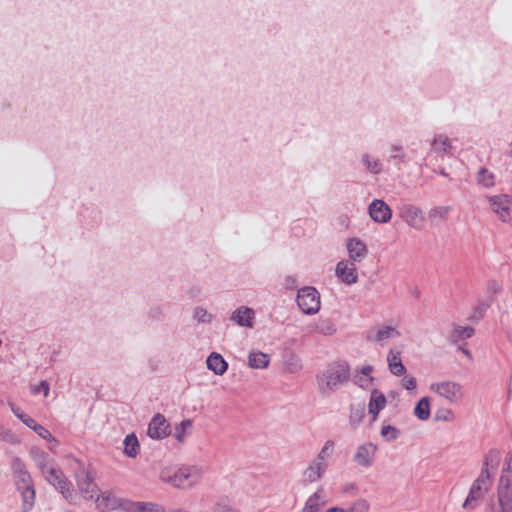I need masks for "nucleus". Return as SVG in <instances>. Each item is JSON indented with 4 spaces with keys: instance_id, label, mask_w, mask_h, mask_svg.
Returning a JSON list of instances; mask_svg holds the SVG:
<instances>
[{
    "instance_id": "obj_19",
    "label": "nucleus",
    "mask_w": 512,
    "mask_h": 512,
    "mask_svg": "<svg viewBox=\"0 0 512 512\" xmlns=\"http://www.w3.org/2000/svg\"><path fill=\"white\" fill-rule=\"evenodd\" d=\"M387 399L385 395L378 389H372L368 403V412L376 420L380 411L385 408Z\"/></svg>"
},
{
    "instance_id": "obj_37",
    "label": "nucleus",
    "mask_w": 512,
    "mask_h": 512,
    "mask_svg": "<svg viewBox=\"0 0 512 512\" xmlns=\"http://www.w3.org/2000/svg\"><path fill=\"white\" fill-rule=\"evenodd\" d=\"M193 426V421L191 419H185L181 421L176 427L174 432V437L179 443H183L185 441L187 430L191 429Z\"/></svg>"
},
{
    "instance_id": "obj_36",
    "label": "nucleus",
    "mask_w": 512,
    "mask_h": 512,
    "mask_svg": "<svg viewBox=\"0 0 512 512\" xmlns=\"http://www.w3.org/2000/svg\"><path fill=\"white\" fill-rule=\"evenodd\" d=\"M399 336H400V332L396 328L391 327V326H385L378 330V332L376 333V336H375V341L378 343H382L385 340L399 337Z\"/></svg>"
},
{
    "instance_id": "obj_21",
    "label": "nucleus",
    "mask_w": 512,
    "mask_h": 512,
    "mask_svg": "<svg viewBox=\"0 0 512 512\" xmlns=\"http://www.w3.org/2000/svg\"><path fill=\"white\" fill-rule=\"evenodd\" d=\"M452 141L444 134H437L431 142V150L439 157L450 154Z\"/></svg>"
},
{
    "instance_id": "obj_29",
    "label": "nucleus",
    "mask_w": 512,
    "mask_h": 512,
    "mask_svg": "<svg viewBox=\"0 0 512 512\" xmlns=\"http://www.w3.org/2000/svg\"><path fill=\"white\" fill-rule=\"evenodd\" d=\"M124 444V454L127 457L135 458L139 454L140 446L138 439L134 433H130L126 435L123 441Z\"/></svg>"
},
{
    "instance_id": "obj_11",
    "label": "nucleus",
    "mask_w": 512,
    "mask_h": 512,
    "mask_svg": "<svg viewBox=\"0 0 512 512\" xmlns=\"http://www.w3.org/2000/svg\"><path fill=\"white\" fill-rule=\"evenodd\" d=\"M378 447L372 442L359 445L353 455V461L360 467L369 468L373 465Z\"/></svg>"
},
{
    "instance_id": "obj_18",
    "label": "nucleus",
    "mask_w": 512,
    "mask_h": 512,
    "mask_svg": "<svg viewBox=\"0 0 512 512\" xmlns=\"http://www.w3.org/2000/svg\"><path fill=\"white\" fill-rule=\"evenodd\" d=\"M328 464H322L317 460H312L303 472L305 482L314 483L320 480L325 474Z\"/></svg>"
},
{
    "instance_id": "obj_41",
    "label": "nucleus",
    "mask_w": 512,
    "mask_h": 512,
    "mask_svg": "<svg viewBox=\"0 0 512 512\" xmlns=\"http://www.w3.org/2000/svg\"><path fill=\"white\" fill-rule=\"evenodd\" d=\"M500 458V453L496 449L489 450L485 456L483 461L482 469H486L489 471V466H497Z\"/></svg>"
},
{
    "instance_id": "obj_17",
    "label": "nucleus",
    "mask_w": 512,
    "mask_h": 512,
    "mask_svg": "<svg viewBox=\"0 0 512 512\" xmlns=\"http://www.w3.org/2000/svg\"><path fill=\"white\" fill-rule=\"evenodd\" d=\"M230 320L240 327L252 328L254 326L255 311L252 308L241 306L231 314Z\"/></svg>"
},
{
    "instance_id": "obj_55",
    "label": "nucleus",
    "mask_w": 512,
    "mask_h": 512,
    "mask_svg": "<svg viewBox=\"0 0 512 512\" xmlns=\"http://www.w3.org/2000/svg\"><path fill=\"white\" fill-rule=\"evenodd\" d=\"M505 463H509V465H512V454H508L507 458H506V462Z\"/></svg>"
},
{
    "instance_id": "obj_52",
    "label": "nucleus",
    "mask_w": 512,
    "mask_h": 512,
    "mask_svg": "<svg viewBox=\"0 0 512 512\" xmlns=\"http://www.w3.org/2000/svg\"><path fill=\"white\" fill-rule=\"evenodd\" d=\"M289 365L288 371L289 372H296L301 369V364L298 361H295L293 363H288Z\"/></svg>"
},
{
    "instance_id": "obj_39",
    "label": "nucleus",
    "mask_w": 512,
    "mask_h": 512,
    "mask_svg": "<svg viewBox=\"0 0 512 512\" xmlns=\"http://www.w3.org/2000/svg\"><path fill=\"white\" fill-rule=\"evenodd\" d=\"M316 331L325 336H331L336 333L335 323L330 319L320 320L316 325Z\"/></svg>"
},
{
    "instance_id": "obj_34",
    "label": "nucleus",
    "mask_w": 512,
    "mask_h": 512,
    "mask_svg": "<svg viewBox=\"0 0 512 512\" xmlns=\"http://www.w3.org/2000/svg\"><path fill=\"white\" fill-rule=\"evenodd\" d=\"M389 160L394 161L395 165L398 168L400 167V164L407 163L409 161L407 155L403 150V147L396 144L391 146V155L389 157Z\"/></svg>"
},
{
    "instance_id": "obj_32",
    "label": "nucleus",
    "mask_w": 512,
    "mask_h": 512,
    "mask_svg": "<svg viewBox=\"0 0 512 512\" xmlns=\"http://www.w3.org/2000/svg\"><path fill=\"white\" fill-rule=\"evenodd\" d=\"M414 415L422 421L430 417V401L428 397L421 398L414 408Z\"/></svg>"
},
{
    "instance_id": "obj_40",
    "label": "nucleus",
    "mask_w": 512,
    "mask_h": 512,
    "mask_svg": "<svg viewBox=\"0 0 512 512\" xmlns=\"http://www.w3.org/2000/svg\"><path fill=\"white\" fill-rule=\"evenodd\" d=\"M335 442L333 440H327L319 453L317 454L315 460L319 461L322 464H328L327 459L330 457L333 448H334Z\"/></svg>"
},
{
    "instance_id": "obj_16",
    "label": "nucleus",
    "mask_w": 512,
    "mask_h": 512,
    "mask_svg": "<svg viewBox=\"0 0 512 512\" xmlns=\"http://www.w3.org/2000/svg\"><path fill=\"white\" fill-rule=\"evenodd\" d=\"M147 433L152 439H163L170 434V425L165 417L158 413L150 421Z\"/></svg>"
},
{
    "instance_id": "obj_14",
    "label": "nucleus",
    "mask_w": 512,
    "mask_h": 512,
    "mask_svg": "<svg viewBox=\"0 0 512 512\" xmlns=\"http://www.w3.org/2000/svg\"><path fill=\"white\" fill-rule=\"evenodd\" d=\"M335 275L347 285L355 284L358 281L356 264L347 260H341L337 263Z\"/></svg>"
},
{
    "instance_id": "obj_1",
    "label": "nucleus",
    "mask_w": 512,
    "mask_h": 512,
    "mask_svg": "<svg viewBox=\"0 0 512 512\" xmlns=\"http://www.w3.org/2000/svg\"><path fill=\"white\" fill-rule=\"evenodd\" d=\"M11 470L16 489L22 496V512H29L34 507L36 497L32 476L17 456L12 459Z\"/></svg>"
},
{
    "instance_id": "obj_57",
    "label": "nucleus",
    "mask_w": 512,
    "mask_h": 512,
    "mask_svg": "<svg viewBox=\"0 0 512 512\" xmlns=\"http://www.w3.org/2000/svg\"><path fill=\"white\" fill-rule=\"evenodd\" d=\"M286 281H287V283L289 282V284H292L295 282V280L291 277H288Z\"/></svg>"
},
{
    "instance_id": "obj_33",
    "label": "nucleus",
    "mask_w": 512,
    "mask_h": 512,
    "mask_svg": "<svg viewBox=\"0 0 512 512\" xmlns=\"http://www.w3.org/2000/svg\"><path fill=\"white\" fill-rule=\"evenodd\" d=\"M451 207L449 206H436L429 210L428 216L432 223L438 221H446L448 219Z\"/></svg>"
},
{
    "instance_id": "obj_20",
    "label": "nucleus",
    "mask_w": 512,
    "mask_h": 512,
    "mask_svg": "<svg viewBox=\"0 0 512 512\" xmlns=\"http://www.w3.org/2000/svg\"><path fill=\"white\" fill-rule=\"evenodd\" d=\"M373 366L365 365L353 376V382L361 389H369L373 386L375 378L372 376Z\"/></svg>"
},
{
    "instance_id": "obj_12",
    "label": "nucleus",
    "mask_w": 512,
    "mask_h": 512,
    "mask_svg": "<svg viewBox=\"0 0 512 512\" xmlns=\"http://www.w3.org/2000/svg\"><path fill=\"white\" fill-rule=\"evenodd\" d=\"M96 508L101 512L112 511L117 509L125 510L127 500L117 497L114 493L106 491L100 495L97 494L94 499Z\"/></svg>"
},
{
    "instance_id": "obj_3",
    "label": "nucleus",
    "mask_w": 512,
    "mask_h": 512,
    "mask_svg": "<svg viewBox=\"0 0 512 512\" xmlns=\"http://www.w3.org/2000/svg\"><path fill=\"white\" fill-rule=\"evenodd\" d=\"M202 477V470L198 466H181L178 468H165L160 473V479L176 488H190L197 484Z\"/></svg>"
},
{
    "instance_id": "obj_51",
    "label": "nucleus",
    "mask_w": 512,
    "mask_h": 512,
    "mask_svg": "<svg viewBox=\"0 0 512 512\" xmlns=\"http://www.w3.org/2000/svg\"><path fill=\"white\" fill-rule=\"evenodd\" d=\"M27 427H29L30 429L34 430L36 428V426L38 425V423L32 418L30 417L29 415H27L23 421H22Z\"/></svg>"
},
{
    "instance_id": "obj_56",
    "label": "nucleus",
    "mask_w": 512,
    "mask_h": 512,
    "mask_svg": "<svg viewBox=\"0 0 512 512\" xmlns=\"http://www.w3.org/2000/svg\"><path fill=\"white\" fill-rule=\"evenodd\" d=\"M505 465H506V468H504L503 470H505V472H506V471H507V472H511V471H512V469H511V465H509V463H505Z\"/></svg>"
},
{
    "instance_id": "obj_25",
    "label": "nucleus",
    "mask_w": 512,
    "mask_h": 512,
    "mask_svg": "<svg viewBox=\"0 0 512 512\" xmlns=\"http://www.w3.org/2000/svg\"><path fill=\"white\" fill-rule=\"evenodd\" d=\"M207 367L209 370L213 371L216 375H223L227 368L228 364L222 357V355L213 352L207 358Z\"/></svg>"
},
{
    "instance_id": "obj_6",
    "label": "nucleus",
    "mask_w": 512,
    "mask_h": 512,
    "mask_svg": "<svg viewBox=\"0 0 512 512\" xmlns=\"http://www.w3.org/2000/svg\"><path fill=\"white\" fill-rule=\"evenodd\" d=\"M296 302L299 309L306 315H314L321 308L320 294L312 286H305L299 289Z\"/></svg>"
},
{
    "instance_id": "obj_5",
    "label": "nucleus",
    "mask_w": 512,
    "mask_h": 512,
    "mask_svg": "<svg viewBox=\"0 0 512 512\" xmlns=\"http://www.w3.org/2000/svg\"><path fill=\"white\" fill-rule=\"evenodd\" d=\"M493 484V480L489 471L481 469L479 476L473 481L467 498L463 503V508H475L479 501L482 500L489 492Z\"/></svg>"
},
{
    "instance_id": "obj_30",
    "label": "nucleus",
    "mask_w": 512,
    "mask_h": 512,
    "mask_svg": "<svg viewBox=\"0 0 512 512\" xmlns=\"http://www.w3.org/2000/svg\"><path fill=\"white\" fill-rule=\"evenodd\" d=\"M269 361V356L260 351L250 352L248 356L249 366L253 369H264L269 365Z\"/></svg>"
},
{
    "instance_id": "obj_45",
    "label": "nucleus",
    "mask_w": 512,
    "mask_h": 512,
    "mask_svg": "<svg viewBox=\"0 0 512 512\" xmlns=\"http://www.w3.org/2000/svg\"><path fill=\"white\" fill-rule=\"evenodd\" d=\"M349 512H369L370 504L366 499H358L354 501L349 507Z\"/></svg>"
},
{
    "instance_id": "obj_42",
    "label": "nucleus",
    "mask_w": 512,
    "mask_h": 512,
    "mask_svg": "<svg viewBox=\"0 0 512 512\" xmlns=\"http://www.w3.org/2000/svg\"><path fill=\"white\" fill-rule=\"evenodd\" d=\"M380 434L386 441H394L399 437L400 431L395 426L385 425L382 427Z\"/></svg>"
},
{
    "instance_id": "obj_58",
    "label": "nucleus",
    "mask_w": 512,
    "mask_h": 512,
    "mask_svg": "<svg viewBox=\"0 0 512 512\" xmlns=\"http://www.w3.org/2000/svg\"><path fill=\"white\" fill-rule=\"evenodd\" d=\"M286 281H287V283L289 282V284H292L295 282V280L291 277H288Z\"/></svg>"
},
{
    "instance_id": "obj_59",
    "label": "nucleus",
    "mask_w": 512,
    "mask_h": 512,
    "mask_svg": "<svg viewBox=\"0 0 512 512\" xmlns=\"http://www.w3.org/2000/svg\"><path fill=\"white\" fill-rule=\"evenodd\" d=\"M334 511H335V510H333V509H327V511H326V512H334Z\"/></svg>"
},
{
    "instance_id": "obj_26",
    "label": "nucleus",
    "mask_w": 512,
    "mask_h": 512,
    "mask_svg": "<svg viewBox=\"0 0 512 512\" xmlns=\"http://www.w3.org/2000/svg\"><path fill=\"white\" fill-rule=\"evenodd\" d=\"M476 182L485 189H491L496 185V176L486 167H480L476 173Z\"/></svg>"
},
{
    "instance_id": "obj_31",
    "label": "nucleus",
    "mask_w": 512,
    "mask_h": 512,
    "mask_svg": "<svg viewBox=\"0 0 512 512\" xmlns=\"http://www.w3.org/2000/svg\"><path fill=\"white\" fill-rule=\"evenodd\" d=\"M475 333V330L471 326H460L457 325L454 327L450 341L452 343H457L460 340L471 338Z\"/></svg>"
},
{
    "instance_id": "obj_15",
    "label": "nucleus",
    "mask_w": 512,
    "mask_h": 512,
    "mask_svg": "<svg viewBox=\"0 0 512 512\" xmlns=\"http://www.w3.org/2000/svg\"><path fill=\"white\" fill-rule=\"evenodd\" d=\"M346 250L349 258L347 261L353 262L355 264L362 262L368 254L366 244L361 239L356 237L347 239Z\"/></svg>"
},
{
    "instance_id": "obj_47",
    "label": "nucleus",
    "mask_w": 512,
    "mask_h": 512,
    "mask_svg": "<svg viewBox=\"0 0 512 512\" xmlns=\"http://www.w3.org/2000/svg\"><path fill=\"white\" fill-rule=\"evenodd\" d=\"M33 431H35L41 438L49 442H57L55 437H53V435L50 433V431L40 424H38Z\"/></svg>"
},
{
    "instance_id": "obj_49",
    "label": "nucleus",
    "mask_w": 512,
    "mask_h": 512,
    "mask_svg": "<svg viewBox=\"0 0 512 512\" xmlns=\"http://www.w3.org/2000/svg\"><path fill=\"white\" fill-rule=\"evenodd\" d=\"M402 385L406 390L413 391L416 389L417 380L413 376H405L402 379Z\"/></svg>"
},
{
    "instance_id": "obj_35",
    "label": "nucleus",
    "mask_w": 512,
    "mask_h": 512,
    "mask_svg": "<svg viewBox=\"0 0 512 512\" xmlns=\"http://www.w3.org/2000/svg\"><path fill=\"white\" fill-rule=\"evenodd\" d=\"M499 512H512V492H497Z\"/></svg>"
},
{
    "instance_id": "obj_13",
    "label": "nucleus",
    "mask_w": 512,
    "mask_h": 512,
    "mask_svg": "<svg viewBox=\"0 0 512 512\" xmlns=\"http://www.w3.org/2000/svg\"><path fill=\"white\" fill-rule=\"evenodd\" d=\"M368 213L376 223H388L392 218L391 208L381 199H374L369 204Z\"/></svg>"
},
{
    "instance_id": "obj_2",
    "label": "nucleus",
    "mask_w": 512,
    "mask_h": 512,
    "mask_svg": "<svg viewBox=\"0 0 512 512\" xmlns=\"http://www.w3.org/2000/svg\"><path fill=\"white\" fill-rule=\"evenodd\" d=\"M351 377V369L346 361L331 363L318 377L319 390L323 395L335 392L341 385L346 384Z\"/></svg>"
},
{
    "instance_id": "obj_53",
    "label": "nucleus",
    "mask_w": 512,
    "mask_h": 512,
    "mask_svg": "<svg viewBox=\"0 0 512 512\" xmlns=\"http://www.w3.org/2000/svg\"><path fill=\"white\" fill-rule=\"evenodd\" d=\"M330 509L335 510L334 512H349V508L344 509V508H340V507H331Z\"/></svg>"
},
{
    "instance_id": "obj_48",
    "label": "nucleus",
    "mask_w": 512,
    "mask_h": 512,
    "mask_svg": "<svg viewBox=\"0 0 512 512\" xmlns=\"http://www.w3.org/2000/svg\"><path fill=\"white\" fill-rule=\"evenodd\" d=\"M50 391V385L46 380L40 381V383L37 386H34L32 388L33 394H38L40 392H43L44 396L47 397Z\"/></svg>"
},
{
    "instance_id": "obj_43",
    "label": "nucleus",
    "mask_w": 512,
    "mask_h": 512,
    "mask_svg": "<svg viewBox=\"0 0 512 512\" xmlns=\"http://www.w3.org/2000/svg\"><path fill=\"white\" fill-rule=\"evenodd\" d=\"M504 491L512 492V475H506L505 470L502 471L497 488V492Z\"/></svg>"
},
{
    "instance_id": "obj_22",
    "label": "nucleus",
    "mask_w": 512,
    "mask_h": 512,
    "mask_svg": "<svg viewBox=\"0 0 512 512\" xmlns=\"http://www.w3.org/2000/svg\"><path fill=\"white\" fill-rule=\"evenodd\" d=\"M387 364L389 371L395 376H402L406 372V368L401 360V351L390 349L387 355Z\"/></svg>"
},
{
    "instance_id": "obj_10",
    "label": "nucleus",
    "mask_w": 512,
    "mask_h": 512,
    "mask_svg": "<svg viewBox=\"0 0 512 512\" xmlns=\"http://www.w3.org/2000/svg\"><path fill=\"white\" fill-rule=\"evenodd\" d=\"M430 389L450 403H457L463 398L462 386L454 381L432 383Z\"/></svg>"
},
{
    "instance_id": "obj_27",
    "label": "nucleus",
    "mask_w": 512,
    "mask_h": 512,
    "mask_svg": "<svg viewBox=\"0 0 512 512\" xmlns=\"http://www.w3.org/2000/svg\"><path fill=\"white\" fill-rule=\"evenodd\" d=\"M324 498L323 489L319 488L306 500L302 512H318L321 506L324 505L322 501Z\"/></svg>"
},
{
    "instance_id": "obj_28",
    "label": "nucleus",
    "mask_w": 512,
    "mask_h": 512,
    "mask_svg": "<svg viewBox=\"0 0 512 512\" xmlns=\"http://www.w3.org/2000/svg\"><path fill=\"white\" fill-rule=\"evenodd\" d=\"M361 162L365 170L373 175H379L383 171V164L379 158L371 156L369 153H364L361 156Z\"/></svg>"
},
{
    "instance_id": "obj_54",
    "label": "nucleus",
    "mask_w": 512,
    "mask_h": 512,
    "mask_svg": "<svg viewBox=\"0 0 512 512\" xmlns=\"http://www.w3.org/2000/svg\"><path fill=\"white\" fill-rule=\"evenodd\" d=\"M459 350L462 351V353L464 355H466L467 357L471 358V352L469 350L461 348V347L459 348Z\"/></svg>"
},
{
    "instance_id": "obj_44",
    "label": "nucleus",
    "mask_w": 512,
    "mask_h": 512,
    "mask_svg": "<svg viewBox=\"0 0 512 512\" xmlns=\"http://www.w3.org/2000/svg\"><path fill=\"white\" fill-rule=\"evenodd\" d=\"M193 318L199 323H210L212 321V315L200 306L194 309Z\"/></svg>"
},
{
    "instance_id": "obj_46",
    "label": "nucleus",
    "mask_w": 512,
    "mask_h": 512,
    "mask_svg": "<svg viewBox=\"0 0 512 512\" xmlns=\"http://www.w3.org/2000/svg\"><path fill=\"white\" fill-rule=\"evenodd\" d=\"M0 440L11 444L18 441L16 435L11 430L3 426H0Z\"/></svg>"
},
{
    "instance_id": "obj_38",
    "label": "nucleus",
    "mask_w": 512,
    "mask_h": 512,
    "mask_svg": "<svg viewBox=\"0 0 512 512\" xmlns=\"http://www.w3.org/2000/svg\"><path fill=\"white\" fill-rule=\"evenodd\" d=\"M365 417V409L363 406H351L349 422L352 427H357Z\"/></svg>"
},
{
    "instance_id": "obj_50",
    "label": "nucleus",
    "mask_w": 512,
    "mask_h": 512,
    "mask_svg": "<svg viewBox=\"0 0 512 512\" xmlns=\"http://www.w3.org/2000/svg\"><path fill=\"white\" fill-rule=\"evenodd\" d=\"M10 408L12 410V412L14 413V415L20 419L21 421H23V419L27 416L26 413H24L19 407H17L15 404L13 403H10Z\"/></svg>"
},
{
    "instance_id": "obj_24",
    "label": "nucleus",
    "mask_w": 512,
    "mask_h": 512,
    "mask_svg": "<svg viewBox=\"0 0 512 512\" xmlns=\"http://www.w3.org/2000/svg\"><path fill=\"white\" fill-rule=\"evenodd\" d=\"M31 455L41 474L55 465L53 459L41 449H32Z\"/></svg>"
},
{
    "instance_id": "obj_4",
    "label": "nucleus",
    "mask_w": 512,
    "mask_h": 512,
    "mask_svg": "<svg viewBox=\"0 0 512 512\" xmlns=\"http://www.w3.org/2000/svg\"><path fill=\"white\" fill-rule=\"evenodd\" d=\"M42 475L45 480L59 491L69 503L76 504V495L73 489V484L59 467L54 465L46 470Z\"/></svg>"
},
{
    "instance_id": "obj_8",
    "label": "nucleus",
    "mask_w": 512,
    "mask_h": 512,
    "mask_svg": "<svg viewBox=\"0 0 512 512\" xmlns=\"http://www.w3.org/2000/svg\"><path fill=\"white\" fill-rule=\"evenodd\" d=\"M75 481L79 493L86 500H94L99 492L98 485L96 484L91 472L85 467L75 473Z\"/></svg>"
},
{
    "instance_id": "obj_7",
    "label": "nucleus",
    "mask_w": 512,
    "mask_h": 512,
    "mask_svg": "<svg viewBox=\"0 0 512 512\" xmlns=\"http://www.w3.org/2000/svg\"><path fill=\"white\" fill-rule=\"evenodd\" d=\"M490 210L502 222L512 220V196L508 194L486 195Z\"/></svg>"
},
{
    "instance_id": "obj_9",
    "label": "nucleus",
    "mask_w": 512,
    "mask_h": 512,
    "mask_svg": "<svg viewBox=\"0 0 512 512\" xmlns=\"http://www.w3.org/2000/svg\"><path fill=\"white\" fill-rule=\"evenodd\" d=\"M399 217L411 228L421 231L425 226V217L421 208L413 204H401L398 207Z\"/></svg>"
},
{
    "instance_id": "obj_23",
    "label": "nucleus",
    "mask_w": 512,
    "mask_h": 512,
    "mask_svg": "<svg viewBox=\"0 0 512 512\" xmlns=\"http://www.w3.org/2000/svg\"><path fill=\"white\" fill-rule=\"evenodd\" d=\"M125 511L128 512H165V509L156 503L152 502H127Z\"/></svg>"
}]
</instances>
